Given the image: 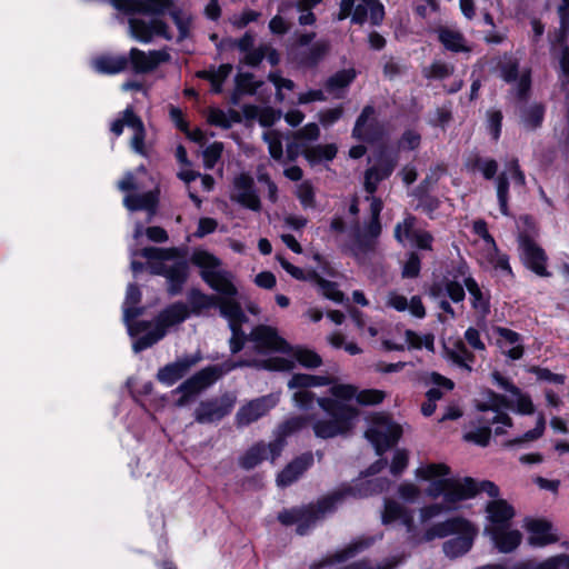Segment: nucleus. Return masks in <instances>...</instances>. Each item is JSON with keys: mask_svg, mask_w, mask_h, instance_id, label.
Instances as JSON below:
<instances>
[{"mask_svg": "<svg viewBox=\"0 0 569 569\" xmlns=\"http://www.w3.org/2000/svg\"><path fill=\"white\" fill-rule=\"evenodd\" d=\"M139 254L148 260V270L151 274L166 278L169 296L174 297L182 292L189 279L190 268L189 262L183 259L181 249L144 247Z\"/></svg>", "mask_w": 569, "mask_h": 569, "instance_id": "nucleus-1", "label": "nucleus"}, {"mask_svg": "<svg viewBox=\"0 0 569 569\" xmlns=\"http://www.w3.org/2000/svg\"><path fill=\"white\" fill-rule=\"evenodd\" d=\"M190 262L200 269V278L218 293V298H223L231 306L241 307L237 300L239 291L233 283V274L219 269L222 264L221 259L207 250L197 249L192 252Z\"/></svg>", "mask_w": 569, "mask_h": 569, "instance_id": "nucleus-2", "label": "nucleus"}, {"mask_svg": "<svg viewBox=\"0 0 569 569\" xmlns=\"http://www.w3.org/2000/svg\"><path fill=\"white\" fill-rule=\"evenodd\" d=\"M452 535L456 537L447 540L442 549L447 557L453 559L466 555L473 545L476 529L466 518L453 517L435 523L425 531L423 541L429 542L436 538H446Z\"/></svg>", "mask_w": 569, "mask_h": 569, "instance_id": "nucleus-3", "label": "nucleus"}, {"mask_svg": "<svg viewBox=\"0 0 569 569\" xmlns=\"http://www.w3.org/2000/svg\"><path fill=\"white\" fill-rule=\"evenodd\" d=\"M317 403L330 417L313 422L312 429L317 438L331 439L351 432L359 416L356 407L330 397L318 398Z\"/></svg>", "mask_w": 569, "mask_h": 569, "instance_id": "nucleus-4", "label": "nucleus"}, {"mask_svg": "<svg viewBox=\"0 0 569 569\" xmlns=\"http://www.w3.org/2000/svg\"><path fill=\"white\" fill-rule=\"evenodd\" d=\"M348 496L358 497V489L352 486H346L318 499L316 503L298 507L297 518H299V521L296 528L297 533L300 536L307 535L319 519L323 518L327 513L336 511L338 503Z\"/></svg>", "mask_w": 569, "mask_h": 569, "instance_id": "nucleus-5", "label": "nucleus"}, {"mask_svg": "<svg viewBox=\"0 0 569 569\" xmlns=\"http://www.w3.org/2000/svg\"><path fill=\"white\" fill-rule=\"evenodd\" d=\"M402 436V428L391 417L383 412L375 413L371 417L370 426L365 437L373 446L376 453L382 456L395 447Z\"/></svg>", "mask_w": 569, "mask_h": 569, "instance_id": "nucleus-6", "label": "nucleus"}, {"mask_svg": "<svg viewBox=\"0 0 569 569\" xmlns=\"http://www.w3.org/2000/svg\"><path fill=\"white\" fill-rule=\"evenodd\" d=\"M387 130L378 119L375 106L366 104L353 124L351 137L359 142L376 144L386 138Z\"/></svg>", "mask_w": 569, "mask_h": 569, "instance_id": "nucleus-7", "label": "nucleus"}, {"mask_svg": "<svg viewBox=\"0 0 569 569\" xmlns=\"http://www.w3.org/2000/svg\"><path fill=\"white\" fill-rule=\"evenodd\" d=\"M116 6L128 14L162 16L169 13L176 26L187 19L182 17V11L176 8L173 0H118Z\"/></svg>", "mask_w": 569, "mask_h": 569, "instance_id": "nucleus-8", "label": "nucleus"}, {"mask_svg": "<svg viewBox=\"0 0 569 569\" xmlns=\"http://www.w3.org/2000/svg\"><path fill=\"white\" fill-rule=\"evenodd\" d=\"M116 6L128 14L162 16L169 13L176 26L187 19L182 17V11L176 8L173 0H118Z\"/></svg>", "mask_w": 569, "mask_h": 569, "instance_id": "nucleus-9", "label": "nucleus"}, {"mask_svg": "<svg viewBox=\"0 0 569 569\" xmlns=\"http://www.w3.org/2000/svg\"><path fill=\"white\" fill-rule=\"evenodd\" d=\"M236 400V396L231 392H224L219 397L201 400L194 409V420L201 425L218 423L231 413Z\"/></svg>", "mask_w": 569, "mask_h": 569, "instance_id": "nucleus-10", "label": "nucleus"}, {"mask_svg": "<svg viewBox=\"0 0 569 569\" xmlns=\"http://www.w3.org/2000/svg\"><path fill=\"white\" fill-rule=\"evenodd\" d=\"M218 380L219 373H216V369L212 368V366L202 368L172 390V393H180V397L174 401V405L179 408L189 405L200 392L212 386Z\"/></svg>", "mask_w": 569, "mask_h": 569, "instance_id": "nucleus-11", "label": "nucleus"}, {"mask_svg": "<svg viewBox=\"0 0 569 569\" xmlns=\"http://www.w3.org/2000/svg\"><path fill=\"white\" fill-rule=\"evenodd\" d=\"M218 380L219 373H216V369L212 368V366L202 368L172 390V393H180V397L174 401V405L179 408L189 405L200 392L212 386Z\"/></svg>", "mask_w": 569, "mask_h": 569, "instance_id": "nucleus-12", "label": "nucleus"}, {"mask_svg": "<svg viewBox=\"0 0 569 569\" xmlns=\"http://www.w3.org/2000/svg\"><path fill=\"white\" fill-rule=\"evenodd\" d=\"M250 341L254 342L256 351L260 355L268 352L290 353L292 347L282 338L278 330L268 325H258L252 328L249 335Z\"/></svg>", "mask_w": 569, "mask_h": 569, "instance_id": "nucleus-13", "label": "nucleus"}, {"mask_svg": "<svg viewBox=\"0 0 569 569\" xmlns=\"http://www.w3.org/2000/svg\"><path fill=\"white\" fill-rule=\"evenodd\" d=\"M397 162L398 156L383 147L379 151L377 163L366 170L363 182L365 190L373 194L378 189V184L392 174Z\"/></svg>", "mask_w": 569, "mask_h": 569, "instance_id": "nucleus-14", "label": "nucleus"}, {"mask_svg": "<svg viewBox=\"0 0 569 569\" xmlns=\"http://www.w3.org/2000/svg\"><path fill=\"white\" fill-rule=\"evenodd\" d=\"M519 247L523 264L539 277H549L548 257L545 250L527 233L519 234Z\"/></svg>", "mask_w": 569, "mask_h": 569, "instance_id": "nucleus-15", "label": "nucleus"}, {"mask_svg": "<svg viewBox=\"0 0 569 569\" xmlns=\"http://www.w3.org/2000/svg\"><path fill=\"white\" fill-rule=\"evenodd\" d=\"M277 406L273 395L261 396L242 405L234 418L238 428L247 427L267 416Z\"/></svg>", "mask_w": 569, "mask_h": 569, "instance_id": "nucleus-16", "label": "nucleus"}, {"mask_svg": "<svg viewBox=\"0 0 569 569\" xmlns=\"http://www.w3.org/2000/svg\"><path fill=\"white\" fill-rule=\"evenodd\" d=\"M232 184L236 192L231 193V201L254 212L261 210V200L257 192L254 180L249 173L242 172L238 174L234 177Z\"/></svg>", "mask_w": 569, "mask_h": 569, "instance_id": "nucleus-17", "label": "nucleus"}, {"mask_svg": "<svg viewBox=\"0 0 569 569\" xmlns=\"http://www.w3.org/2000/svg\"><path fill=\"white\" fill-rule=\"evenodd\" d=\"M201 355L198 351L194 355H188L179 358L173 362L167 363L161 367L157 372V380L164 386H173L177 381L182 379L191 369L201 360Z\"/></svg>", "mask_w": 569, "mask_h": 569, "instance_id": "nucleus-18", "label": "nucleus"}, {"mask_svg": "<svg viewBox=\"0 0 569 569\" xmlns=\"http://www.w3.org/2000/svg\"><path fill=\"white\" fill-rule=\"evenodd\" d=\"M188 299V308L190 315L199 316L203 310L210 308H218L220 316L228 315L230 312V308L232 307L228 301H224L223 298H218L216 295H208L202 292L198 288H191L187 295Z\"/></svg>", "mask_w": 569, "mask_h": 569, "instance_id": "nucleus-19", "label": "nucleus"}, {"mask_svg": "<svg viewBox=\"0 0 569 569\" xmlns=\"http://www.w3.org/2000/svg\"><path fill=\"white\" fill-rule=\"evenodd\" d=\"M171 56L166 50H152L148 54L138 49L132 48L129 53V62L136 73H148L158 68L161 63L170 61Z\"/></svg>", "mask_w": 569, "mask_h": 569, "instance_id": "nucleus-20", "label": "nucleus"}, {"mask_svg": "<svg viewBox=\"0 0 569 569\" xmlns=\"http://www.w3.org/2000/svg\"><path fill=\"white\" fill-rule=\"evenodd\" d=\"M223 318L228 319L229 328L231 330V337L229 339L230 351L232 355L239 353L246 342L250 340L249 336L242 329V325L248 321L242 307L232 306L228 315H223Z\"/></svg>", "mask_w": 569, "mask_h": 569, "instance_id": "nucleus-21", "label": "nucleus"}, {"mask_svg": "<svg viewBox=\"0 0 569 569\" xmlns=\"http://www.w3.org/2000/svg\"><path fill=\"white\" fill-rule=\"evenodd\" d=\"M313 466V455L310 451L303 452L293 458L277 475V485L279 487H289L297 481L309 468Z\"/></svg>", "mask_w": 569, "mask_h": 569, "instance_id": "nucleus-22", "label": "nucleus"}, {"mask_svg": "<svg viewBox=\"0 0 569 569\" xmlns=\"http://www.w3.org/2000/svg\"><path fill=\"white\" fill-rule=\"evenodd\" d=\"M526 529L529 533L528 543L532 547H546L559 540L558 535L552 531V523L546 519H531Z\"/></svg>", "mask_w": 569, "mask_h": 569, "instance_id": "nucleus-23", "label": "nucleus"}, {"mask_svg": "<svg viewBox=\"0 0 569 569\" xmlns=\"http://www.w3.org/2000/svg\"><path fill=\"white\" fill-rule=\"evenodd\" d=\"M190 317L188 305L173 302L162 309L154 318V326L167 335L168 328L184 322Z\"/></svg>", "mask_w": 569, "mask_h": 569, "instance_id": "nucleus-24", "label": "nucleus"}, {"mask_svg": "<svg viewBox=\"0 0 569 569\" xmlns=\"http://www.w3.org/2000/svg\"><path fill=\"white\" fill-rule=\"evenodd\" d=\"M330 44L326 40H319L308 49L299 50L293 53V62L301 68H316L328 54Z\"/></svg>", "mask_w": 569, "mask_h": 569, "instance_id": "nucleus-25", "label": "nucleus"}, {"mask_svg": "<svg viewBox=\"0 0 569 569\" xmlns=\"http://www.w3.org/2000/svg\"><path fill=\"white\" fill-rule=\"evenodd\" d=\"M486 511L488 512L489 520L496 527H508L515 517L513 507L505 499L489 501Z\"/></svg>", "mask_w": 569, "mask_h": 569, "instance_id": "nucleus-26", "label": "nucleus"}, {"mask_svg": "<svg viewBox=\"0 0 569 569\" xmlns=\"http://www.w3.org/2000/svg\"><path fill=\"white\" fill-rule=\"evenodd\" d=\"M506 528L495 527L491 531V537L500 552L509 553L519 547L522 536L519 530H507Z\"/></svg>", "mask_w": 569, "mask_h": 569, "instance_id": "nucleus-27", "label": "nucleus"}, {"mask_svg": "<svg viewBox=\"0 0 569 569\" xmlns=\"http://www.w3.org/2000/svg\"><path fill=\"white\" fill-rule=\"evenodd\" d=\"M438 41L443 48L453 53L469 52L470 48L467 46L465 36L448 27H440L437 30Z\"/></svg>", "mask_w": 569, "mask_h": 569, "instance_id": "nucleus-28", "label": "nucleus"}, {"mask_svg": "<svg viewBox=\"0 0 569 569\" xmlns=\"http://www.w3.org/2000/svg\"><path fill=\"white\" fill-rule=\"evenodd\" d=\"M337 153L338 147L336 143L306 147L302 151V156L310 166H317L323 161H332L337 157Z\"/></svg>", "mask_w": 569, "mask_h": 569, "instance_id": "nucleus-29", "label": "nucleus"}, {"mask_svg": "<svg viewBox=\"0 0 569 569\" xmlns=\"http://www.w3.org/2000/svg\"><path fill=\"white\" fill-rule=\"evenodd\" d=\"M232 71L230 63H222L217 69L211 68L209 70L198 71L197 77L207 80L211 84V91L213 93H221L223 83Z\"/></svg>", "mask_w": 569, "mask_h": 569, "instance_id": "nucleus-30", "label": "nucleus"}, {"mask_svg": "<svg viewBox=\"0 0 569 569\" xmlns=\"http://www.w3.org/2000/svg\"><path fill=\"white\" fill-rule=\"evenodd\" d=\"M463 284L471 297V307L483 316L488 315L490 312V296H486L481 291L478 282L471 276L465 278Z\"/></svg>", "mask_w": 569, "mask_h": 569, "instance_id": "nucleus-31", "label": "nucleus"}, {"mask_svg": "<svg viewBox=\"0 0 569 569\" xmlns=\"http://www.w3.org/2000/svg\"><path fill=\"white\" fill-rule=\"evenodd\" d=\"M268 459L267 445L260 440L248 448L239 458V466L244 470H251Z\"/></svg>", "mask_w": 569, "mask_h": 569, "instance_id": "nucleus-32", "label": "nucleus"}, {"mask_svg": "<svg viewBox=\"0 0 569 569\" xmlns=\"http://www.w3.org/2000/svg\"><path fill=\"white\" fill-rule=\"evenodd\" d=\"M426 385H433L427 392H426V399L430 400V402H437L443 397V392L441 391V388L446 389L447 391H451L455 388V382L440 375L439 372L432 371L429 373L428 379L425 381Z\"/></svg>", "mask_w": 569, "mask_h": 569, "instance_id": "nucleus-33", "label": "nucleus"}, {"mask_svg": "<svg viewBox=\"0 0 569 569\" xmlns=\"http://www.w3.org/2000/svg\"><path fill=\"white\" fill-rule=\"evenodd\" d=\"M331 380L328 376L295 373L288 381V388L308 390L311 387L328 386Z\"/></svg>", "mask_w": 569, "mask_h": 569, "instance_id": "nucleus-34", "label": "nucleus"}, {"mask_svg": "<svg viewBox=\"0 0 569 569\" xmlns=\"http://www.w3.org/2000/svg\"><path fill=\"white\" fill-rule=\"evenodd\" d=\"M357 72L353 68L342 69L330 76L325 82V89L329 93L348 88L356 79Z\"/></svg>", "mask_w": 569, "mask_h": 569, "instance_id": "nucleus-35", "label": "nucleus"}, {"mask_svg": "<svg viewBox=\"0 0 569 569\" xmlns=\"http://www.w3.org/2000/svg\"><path fill=\"white\" fill-rule=\"evenodd\" d=\"M128 63L124 56H101L96 60V68L101 73L116 74L126 70Z\"/></svg>", "mask_w": 569, "mask_h": 569, "instance_id": "nucleus-36", "label": "nucleus"}, {"mask_svg": "<svg viewBox=\"0 0 569 569\" xmlns=\"http://www.w3.org/2000/svg\"><path fill=\"white\" fill-rule=\"evenodd\" d=\"M309 416H293L278 425L273 433H278L281 438L286 439L293 433L301 431L310 421Z\"/></svg>", "mask_w": 569, "mask_h": 569, "instance_id": "nucleus-37", "label": "nucleus"}, {"mask_svg": "<svg viewBox=\"0 0 569 569\" xmlns=\"http://www.w3.org/2000/svg\"><path fill=\"white\" fill-rule=\"evenodd\" d=\"M417 217L408 213L401 222H398L395 227L393 237L395 239L405 244V241H412L419 230H416Z\"/></svg>", "mask_w": 569, "mask_h": 569, "instance_id": "nucleus-38", "label": "nucleus"}, {"mask_svg": "<svg viewBox=\"0 0 569 569\" xmlns=\"http://www.w3.org/2000/svg\"><path fill=\"white\" fill-rule=\"evenodd\" d=\"M546 108L542 103H533L522 110L521 119L526 128L536 130L542 126Z\"/></svg>", "mask_w": 569, "mask_h": 569, "instance_id": "nucleus-39", "label": "nucleus"}, {"mask_svg": "<svg viewBox=\"0 0 569 569\" xmlns=\"http://www.w3.org/2000/svg\"><path fill=\"white\" fill-rule=\"evenodd\" d=\"M290 353L305 368L316 369L322 365V358L315 350L298 346Z\"/></svg>", "mask_w": 569, "mask_h": 569, "instance_id": "nucleus-40", "label": "nucleus"}, {"mask_svg": "<svg viewBox=\"0 0 569 569\" xmlns=\"http://www.w3.org/2000/svg\"><path fill=\"white\" fill-rule=\"evenodd\" d=\"M455 71V67L450 63L435 60L430 66L423 67L422 77L427 80H443L450 77Z\"/></svg>", "mask_w": 569, "mask_h": 569, "instance_id": "nucleus-41", "label": "nucleus"}, {"mask_svg": "<svg viewBox=\"0 0 569 569\" xmlns=\"http://www.w3.org/2000/svg\"><path fill=\"white\" fill-rule=\"evenodd\" d=\"M372 543H373V538H371V537L355 540L350 545H348L346 548L338 551L335 555V560L338 562L347 561L348 559L357 556L359 552L368 549Z\"/></svg>", "mask_w": 569, "mask_h": 569, "instance_id": "nucleus-42", "label": "nucleus"}, {"mask_svg": "<svg viewBox=\"0 0 569 569\" xmlns=\"http://www.w3.org/2000/svg\"><path fill=\"white\" fill-rule=\"evenodd\" d=\"M450 473L451 469L446 463H429L416 470V476L422 480H438V478H446Z\"/></svg>", "mask_w": 569, "mask_h": 569, "instance_id": "nucleus-43", "label": "nucleus"}, {"mask_svg": "<svg viewBox=\"0 0 569 569\" xmlns=\"http://www.w3.org/2000/svg\"><path fill=\"white\" fill-rule=\"evenodd\" d=\"M468 167L472 170H480L487 180L493 179L498 172V162L495 159H483L479 156L469 160Z\"/></svg>", "mask_w": 569, "mask_h": 569, "instance_id": "nucleus-44", "label": "nucleus"}, {"mask_svg": "<svg viewBox=\"0 0 569 569\" xmlns=\"http://www.w3.org/2000/svg\"><path fill=\"white\" fill-rule=\"evenodd\" d=\"M138 118H139V116L134 112L133 107L132 106H128L122 111V117L112 121V123L110 126V131L116 137H119V136L122 134L123 128L126 126L129 127V128H132L134 123H131V122H136L138 120Z\"/></svg>", "mask_w": 569, "mask_h": 569, "instance_id": "nucleus-45", "label": "nucleus"}, {"mask_svg": "<svg viewBox=\"0 0 569 569\" xmlns=\"http://www.w3.org/2000/svg\"><path fill=\"white\" fill-rule=\"evenodd\" d=\"M296 197L303 209H313L316 207V192L309 180H305L298 186Z\"/></svg>", "mask_w": 569, "mask_h": 569, "instance_id": "nucleus-46", "label": "nucleus"}, {"mask_svg": "<svg viewBox=\"0 0 569 569\" xmlns=\"http://www.w3.org/2000/svg\"><path fill=\"white\" fill-rule=\"evenodd\" d=\"M212 368L216 369V373L218 375L219 373V379L236 370L237 368H251L253 366H258V360L256 359H252V360H249V359H239V360H232V359H228L219 365H211Z\"/></svg>", "mask_w": 569, "mask_h": 569, "instance_id": "nucleus-47", "label": "nucleus"}, {"mask_svg": "<svg viewBox=\"0 0 569 569\" xmlns=\"http://www.w3.org/2000/svg\"><path fill=\"white\" fill-rule=\"evenodd\" d=\"M164 338V332L162 330H159L156 326L154 328L147 332L146 335L139 337L137 340H134L132 345V349L134 352H141L150 347H152L154 343L160 341Z\"/></svg>", "mask_w": 569, "mask_h": 569, "instance_id": "nucleus-48", "label": "nucleus"}, {"mask_svg": "<svg viewBox=\"0 0 569 569\" xmlns=\"http://www.w3.org/2000/svg\"><path fill=\"white\" fill-rule=\"evenodd\" d=\"M261 84L262 82L254 81V76L250 72L236 76V88L240 93L254 94Z\"/></svg>", "mask_w": 569, "mask_h": 569, "instance_id": "nucleus-49", "label": "nucleus"}, {"mask_svg": "<svg viewBox=\"0 0 569 569\" xmlns=\"http://www.w3.org/2000/svg\"><path fill=\"white\" fill-rule=\"evenodd\" d=\"M129 26L132 36L140 42L148 43L152 40L151 23L141 19H131Z\"/></svg>", "mask_w": 569, "mask_h": 569, "instance_id": "nucleus-50", "label": "nucleus"}, {"mask_svg": "<svg viewBox=\"0 0 569 569\" xmlns=\"http://www.w3.org/2000/svg\"><path fill=\"white\" fill-rule=\"evenodd\" d=\"M133 127L131 128L133 130V136L131 138L130 144L131 148L139 154L146 156V128L143 124V121L139 117L136 122H133Z\"/></svg>", "mask_w": 569, "mask_h": 569, "instance_id": "nucleus-51", "label": "nucleus"}, {"mask_svg": "<svg viewBox=\"0 0 569 569\" xmlns=\"http://www.w3.org/2000/svg\"><path fill=\"white\" fill-rule=\"evenodd\" d=\"M418 200V209H421L429 219H435V212L440 208L441 201L438 197L432 196L430 193H422L421 196L416 197Z\"/></svg>", "mask_w": 569, "mask_h": 569, "instance_id": "nucleus-52", "label": "nucleus"}, {"mask_svg": "<svg viewBox=\"0 0 569 569\" xmlns=\"http://www.w3.org/2000/svg\"><path fill=\"white\" fill-rule=\"evenodd\" d=\"M407 508L395 500H387L385 503V510L382 512V523L390 525L397 520H400Z\"/></svg>", "mask_w": 569, "mask_h": 569, "instance_id": "nucleus-53", "label": "nucleus"}, {"mask_svg": "<svg viewBox=\"0 0 569 569\" xmlns=\"http://www.w3.org/2000/svg\"><path fill=\"white\" fill-rule=\"evenodd\" d=\"M253 367L269 371H288L293 368V362L282 357H273L266 360H258V366Z\"/></svg>", "mask_w": 569, "mask_h": 569, "instance_id": "nucleus-54", "label": "nucleus"}, {"mask_svg": "<svg viewBox=\"0 0 569 569\" xmlns=\"http://www.w3.org/2000/svg\"><path fill=\"white\" fill-rule=\"evenodd\" d=\"M478 427L476 430L469 431L465 435L467 441L473 442L481 447H487L490 442L492 430L490 425Z\"/></svg>", "mask_w": 569, "mask_h": 569, "instance_id": "nucleus-55", "label": "nucleus"}, {"mask_svg": "<svg viewBox=\"0 0 569 569\" xmlns=\"http://www.w3.org/2000/svg\"><path fill=\"white\" fill-rule=\"evenodd\" d=\"M460 481L447 478L446 490L443 493V500L448 505H456L459 501H463L465 497L462 495Z\"/></svg>", "mask_w": 569, "mask_h": 569, "instance_id": "nucleus-56", "label": "nucleus"}, {"mask_svg": "<svg viewBox=\"0 0 569 569\" xmlns=\"http://www.w3.org/2000/svg\"><path fill=\"white\" fill-rule=\"evenodd\" d=\"M487 117L489 134L493 141H498L501 136L503 114L500 110H489Z\"/></svg>", "mask_w": 569, "mask_h": 569, "instance_id": "nucleus-57", "label": "nucleus"}, {"mask_svg": "<svg viewBox=\"0 0 569 569\" xmlns=\"http://www.w3.org/2000/svg\"><path fill=\"white\" fill-rule=\"evenodd\" d=\"M319 289L323 297L333 302L341 303L345 300V293L339 290L338 283L335 281L321 279Z\"/></svg>", "mask_w": 569, "mask_h": 569, "instance_id": "nucleus-58", "label": "nucleus"}, {"mask_svg": "<svg viewBox=\"0 0 569 569\" xmlns=\"http://www.w3.org/2000/svg\"><path fill=\"white\" fill-rule=\"evenodd\" d=\"M386 398V393L378 389H363L358 391L357 402L360 406H376L381 403Z\"/></svg>", "mask_w": 569, "mask_h": 569, "instance_id": "nucleus-59", "label": "nucleus"}, {"mask_svg": "<svg viewBox=\"0 0 569 569\" xmlns=\"http://www.w3.org/2000/svg\"><path fill=\"white\" fill-rule=\"evenodd\" d=\"M488 262L496 269V270H501L503 272H506L507 274H510L512 276V269H511V266L509 263V257L507 253H502L500 252L499 249H496V250H491L489 253H488Z\"/></svg>", "mask_w": 569, "mask_h": 569, "instance_id": "nucleus-60", "label": "nucleus"}, {"mask_svg": "<svg viewBox=\"0 0 569 569\" xmlns=\"http://www.w3.org/2000/svg\"><path fill=\"white\" fill-rule=\"evenodd\" d=\"M222 142L214 141L203 150V164L207 169H212L222 156Z\"/></svg>", "mask_w": 569, "mask_h": 569, "instance_id": "nucleus-61", "label": "nucleus"}, {"mask_svg": "<svg viewBox=\"0 0 569 569\" xmlns=\"http://www.w3.org/2000/svg\"><path fill=\"white\" fill-rule=\"evenodd\" d=\"M421 259L416 251L408 253V258L402 268V277L408 279H415L420 274Z\"/></svg>", "mask_w": 569, "mask_h": 569, "instance_id": "nucleus-62", "label": "nucleus"}, {"mask_svg": "<svg viewBox=\"0 0 569 569\" xmlns=\"http://www.w3.org/2000/svg\"><path fill=\"white\" fill-rule=\"evenodd\" d=\"M263 139L268 143L270 157L280 161L283 157V147L279 133L276 131L264 133Z\"/></svg>", "mask_w": 569, "mask_h": 569, "instance_id": "nucleus-63", "label": "nucleus"}, {"mask_svg": "<svg viewBox=\"0 0 569 569\" xmlns=\"http://www.w3.org/2000/svg\"><path fill=\"white\" fill-rule=\"evenodd\" d=\"M536 569H569V555L560 553L540 562Z\"/></svg>", "mask_w": 569, "mask_h": 569, "instance_id": "nucleus-64", "label": "nucleus"}]
</instances>
